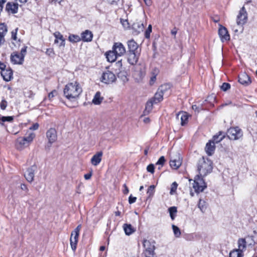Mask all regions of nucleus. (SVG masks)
<instances>
[{
	"label": "nucleus",
	"instance_id": "1",
	"mask_svg": "<svg viewBox=\"0 0 257 257\" xmlns=\"http://www.w3.org/2000/svg\"><path fill=\"white\" fill-rule=\"evenodd\" d=\"M212 169L213 163L210 159L202 157L198 160L197 170L199 174L195 178L193 184V188L196 193L201 192L207 187L206 184L203 177L210 173Z\"/></svg>",
	"mask_w": 257,
	"mask_h": 257
},
{
	"label": "nucleus",
	"instance_id": "2",
	"mask_svg": "<svg viewBox=\"0 0 257 257\" xmlns=\"http://www.w3.org/2000/svg\"><path fill=\"white\" fill-rule=\"evenodd\" d=\"M82 92V88L77 82L68 83L65 85L63 90L65 97L71 101L78 98Z\"/></svg>",
	"mask_w": 257,
	"mask_h": 257
},
{
	"label": "nucleus",
	"instance_id": "3",
	"mask_svg": "<svg viewBox=\"0 0 257 257\" xmlns=\"http://www.w3.org/2000/svg\"><path fill=\"white\" fill-rule=\"evenodd\" d=\"M35 137V134L34 133H31L27 137L18 138L15 144L17 149L22 151L28 147L33 142Z\"/></svg>",
	"mask_w": 257,
	"mask_h": 257
},
{
	"label": "nucleus",
	"instance_id": "4",
	"mask_svg": "<svg viewBox=\"0 0 257 257\" xmlns=\"http://www.w3.org/2000/svg\"><path fill=\"white\" fill-rule=\"evenodd\" d=\"M143 246L145 250L143 252L144 256H156L155 253V242H151L150 240L147 239H144L143 242Z\"/></svg>",
	"mask_w": 257,
	"mask_h": 257
},
{
	"label": "nucleus",
	"instance_id": "5",
	"mask_svg": "<svg viewBox=\"0 0 257 257\" xmlns=\"http://www.w3.org/2000/svg\"><path fill=\"white\" fill-rule=\"evenodd\" d=\"M227 135L230 140H237L242 137L243 132L238 126L231 127L228 129Z\"/></svg>",
	"mask_w": 257,
	"mask_h": 257
},
{
	"label": "nucleus",
	"instance_id": "6",
	"mask_svg": "<svg viewBox=\"0 0 257 257\" xmlns=\"http://www.w3.org/2000/svg\"><path fill=\"white\" fill-rule=\"evenodd\" d=\"M81 225H78L75 229L72 231L70 239L71 247L73 251H75L78 240Z\"/></svg>",
	"mask_w": 257,
	"mask_h": 257
},
{
	"label": "nucleus",
	"instance_id": "7",
	"mask_svg": "<svg viewBox=\"0 0 257 257\" xmlns=\"http://www.w3.org/2000/svg\"><path fill=\"white\" fill-rule=\"evenodd\" d=\"M100 80L102 82L109 84L115 82L116 77L113 72L107 70L103 72Z\"/></svg>",
	"mask_w": 257,
	"mask_h": 257
},
{
	"label": "nucleus",
	"instance_id": "8",
	"mask_svg": "<svg viewBox=\"0 0 257 257\" xmlns=\"http://www.w3.org/2000/svg\"><path fill=\"white\" fill-rule=\"evenodd\" d=\"M247 13L244 7H242L239 11V14L237 17L236 23L238 25H243L244 24L247 19Z\"/></svg>",
	"mask_w": 257,
	"mask_h": 257
},
{
	"label": "nucleus",
	"instance_id": "9",
	"mask_svg": "<svg viewBox=\"0 0 257 257\" xmlns=\"http://www.w3.org/2000/svg\"><path fill=\"white\" fill-rule=\"evenodd\" d=\"M145 27L144 23L141 21H136L134 22L132 26L133 34L134 35H139L144 31Z\"/></svg>",
	"mask_w": 257,
	"mask_h": 257
},
{
	"label": "nucleus",
	"instance_id": "10",
	"mask_svg": "<svg viewBox=\"0 0 257 257\" xmlns=\"http://www.w3.org/2000/svg\"><path fill=\"white\" fill-rule=\"evenodd\" d=\"M112 50L118 56H122L126 52L124 46L120 42L114 43L112 47Z\"/></svg>",
	"mask_w": 257,
	"mask_h": 257
},
{
	"label": "nucleus",
	"instance_id": "11",
	"mask_svg": "<svg viewBox=\"0 0 257 257\" xmlns=\"http://www.w3.org/2000/svg\"><path fill=\"white\" fill-rule=\"evenodd\" d=\"M218 35L222 42L228 41L230 40V35L227 29L222 26H220L219 28Z\"/></svg>",
	"mask_w": 257,
	"mask_h": 257
},
{
	"label": "nucleus",
	"instance_id": "12",
	"mask_svg": "<svg viewBox=\"0 0 257 257\" xmlns=\"http://www.w3.org/2000/svg\"><path fill=\"white\" fill-rule=\"evenodd\" d=\"M37 170V166L35 165L28 168L27 170L26 173L24 176L26 179L30 183H31L34 180L35 172Z\"/></svg>",
	"mask_w": 257,
	"mask_h": 257
},
{
	"label": "nucleus",
	"instance_id": "13",
	"mask_svg": "<svg viewBox=\"0 0 257 257\" xmlns=\"http://www.w3.org/2000/svg\"><path fill=\"white\" fill-rule=\"evenodd\" d=\"M11 61L14 64H22L24 58L23 56H21L18 52H14L11 54Z\"/></svg>",
	"mask_w": 257,
	"mask_h": 257
},
{
	"label": "nucleus",
	"instance_id": "14",
	"mask_svg": "<svg viewBox=\"0 0 257 257\" xmlns=\"http://www.w3.org/2000/svg\"><path fill=\"white\" fill-rule=\"evenodd\" d=\"M46 136L49 140L50 146L54 143L57 139L56 130L54 128H50L46 133Z\"/></svg>",
	"mask_w": 257,
	"mask_h": 257
},
{
	"label": "nucleus",
	"instance_id": "15",
	"mask_svg": "<svg viewBox=\"0 0 257 257\" xmlns=\"http://www.w3.org/2000/svg\"><path fill=\"white\" fill-rule=\"evenodd\" d=\"M238 82L244 86L249 85L251 82L250 77L245 72L241 73L238 75Z\"/></svg>",
	"mask_w": 257,
	"mask_h": 257
},
{
	"label": "nucleus",
	"instance_id": "16",
	"mask_svg": "<svg viewBox=\"0 0 257 257\" xmlns=\"http://www.w3.org/2000/svg\"><path fill=\"white\" fill-rule=\"evenodd\" d=\"M127 62L132 65H136L140 57V52H127Z\"/></svg>",
	"mask_w": 257,
	"mask_h": 257
},
{
	"label": "nucleus",
	"instance_id": "17",
	"mask_svg": "<svg viewBox=\"0 0 257 257\" xmlns=\"http://www.w3.org/2000/svg\"><path fill=\"white\" fill-rule=\"evenodd\" d=\"M1 76L7 82L10 81L13 78V72L10 67L6 68L1 71Z\"/></svg>",
	"mask_w": 257,
	"mask_h": 257
},
{
	"label": "nucleus",
	"instance_id": "18",
	"mask_svg": "<svg viewBox=\"0 0 257 257\" xmlns=\"http://www.w3.org/2000/svg\"><path fill=\"white\" fill-rule=\"evenodd\" d=\"M103 152L99 151L94 154L91 159L90 162L93 166H97L101 161Z\"/></svg>",
	"mask_w": 257,
	"mask_h": 257
},
{
	"label": "nucleus",
	"instance_id": "19",
	"mask_svg": "<svg viewBox=\"0 0 257 257\" xmlns=\"http://www.w3.org/2000/svg\"><path fill=\"white\" fill-rule=\"evenodd\" d=\"M128 51L127 52H139L138 51L139 45L134 40L131 39L127 42Z\"/></svg>",
	"mask_w": 257,
	"mask_h": 257
},
{
	"label": "nucleus",
	"instance_id": "20",
	"mask_svg": "<svg viewBox=\"0 0 257 257\" xmlns=\"http://www.w3.org/2000/svg\"><path fill=\"white\" fill-rule=\"evenodd\" d=\"M93 37L92 33L90 31L86 30L81 33V40L83 42H89L92 40Z\"/></svg>",
	"mask_w": 257,
	"mask_h": 257
},
{
	"label": "nucleus",
	"instance_id": "21",
	"mask_svg": "<svg viewBox=\"0 0 257 257\" xmlns=\"http://www.w3.org/2000/svg\"><path fill=\"white\" fill-rule=\"evenodd\" d=\"M6 10L9 13L16 14L18 11V4L17 3H8L6 5Z\"/></svg>",
	"mask_w": 257,
	"mask_h": 257
},
{
	"label": "nucleus",
	"instance_id": "22",
	"mask_svg": "<svg viewBox=\"0 0 257 257\" xmlns=\"http://www.w3.org/2000/svg\"><path fill=\"white\" fill-rule=\"evenodd\" d=\"M8 32L7 26L2 23L0 24V46L5 43V36Z\"/></svg>",
	"mask_w": 257,
	"mask_h": 257
},
{
	"label": "nucleus",
	"instance_id": "23",
	"mask_svg": "<svg viewBox=\"0 0 257 257\" xmlns=\"http://www.w3.org/2000/svg\"><path fill=\"white\" fill-rule=\"evenodd\" d=\"M215 150V144L210 140L206 145L205 151L206 154L208 156H211L214 153Z\"/></svg>",
	"mask_w": 257,
	"mask_h": 257
},
{
	"label": "nucleus",
	"instance_id": "24",
	"mask_svg": "<svg viewBox=\"0 0 257 257\" xmlns=\"http://www.w3.org/2000/svg\"><path fill=\"white\" fill-rule=\"evenodd\" d=\"M225 138V134L222 132H219L217 134L214 135L212 140H210L212 143H218L221 141Z\"/></svg>",
	"mask_w": 257,
	"mask_h": 257
},
{
	"label": "nucleus",
	"instance_id": "25",
	"mask_svg": "<svg viewBox=\"0 0 257 257\" xmlns=\"http://www.w3.org/2000/svg\"><path fill=\"white\" fill-rule=\"evenodd\" d=\"M55 40L54 41L55 43H58V40L61 41L60 46H64L65 45V39L63 38V35L59 32H56L54 34Z\"/></svg>",
	"mask_w": 257,
	"mask_h": 257
},
{
	"label": "nucleus",
	"instance_id": "26",
	"mask_svg": "<svg viewBox=\"0 0 257 257\" xmlns=\"http://www.w3.org/2000/svg\"><path fill=\"white\" fill-rule=\"evenodd\" d=\"M123 230L126 235H130L135 231V229L130 224L125 223L123 225Z\"/></svg>",
	"mask_w": 257,
	"mask_h": 257
},
{
	"label": "nucleus",
	"instance_id": "27",
	"mask_svg": "<svg viewBox=\"0 0 257 257\" xmlns=\"http://www.w3.org/2000/svg\"><path fill=\"white\" fill-rule=\"evenodd\" d=\"M117 56H118L115 54L113 50L112 51H109L106 53V57L108 61L110 62H114L116 60Z\"/></svg>",
	"mask_w": 257,
	"mask_h": 257
},
{
	"label": "nucleus",
	"instance_id": "28",
	"mask_svg": "<svg viewBox=\"0 0 257 257\" xmlns=\"http://www.w3.org/2000/svg\"><path fill=\"white\" fill-rule=\"evenodd\" d=\"M154 103V102L152 99L147 102L146 104L145 109L143 112L144 115H147L151 112L153 109Z\"/></svg>",
	"mask_w": 257,
	"mask_h": 257
},
{
	"label": "nucleus",
	"instance_id": "29",
	"mask_svg": "<svg viewBox=\"0 0 257 257\" xmlns=\"http://www.w3.org/2000/svg\"><path fill=\"white\" fill-rule=\"evenodd\" d=\"M163 95L164 94L162 93V92H161L158 89V91L155 93L154 97L152 98V99L153 100L154 103H158L163 100Z\"/></svg>",
	"mask_w": 257,
	"mask_h": 257
},
{
	"label": "nucleus",
	"instance_id": "30",
	"mask_svg": "<svg viewBox=\"0 0 257 257\" xmlns=\"http://www.w3.org/2000/svg\"><path fill=\"white\" fill-rule=\"evenodd\" d=\"M181 165L180 159H171L170 161V167L173 169H177Z\"/></svg>",
	"mask_w": 257,
	"mask_h": 257
},
{
	"label": "nucleus",
	"instance_id": "31",
	"mask_svg": "<svg viewBox=\"0 0 257 257\" xmlns=\"http://www.w3.org/2000/svg\"><path fill=\"white\" fill-rule=\"evenodd\" d=\"M102 99L103 98L101 97L100 92L98 91L93 97L92 103L95 105H99L101 103Z\"/></svg>",
	"mask_w": 257,
	"mask_h": 257
},
{
	"label": "nucleus",
	"instance_id": "32",
	"mask_svg": "<svg viewBox=\"0 0 257 257\" xmlns=\"http://www.w3.org/2000/svg\"><path fill=\"white\" fill-rule=\"evenodd\" d=\"M171 85L169 83H165L161 85L158 90L164 95L171 89Z\"/></svg>",
	"mask_w": 257,
	"mask_h": 257
},
{
	"label": "nucleus",
	"instance_id": "33",
	"mask_svg": "<svg viewBox=\"0 0 257 257\" xmlns=\"http://www.w3.org/2000/svg\"><path fill=\"white\" fill-rule=\"evenodd\" d=\"M238 250H240L242 252L243 250H244L246 248V241L244 238H240L238 240Z\"/></svg>",
	"mask_w": 257,
	"mask_h": 257
},
{
	"label": "nucleus",
	"instance_id": "34",
	"mask_svg": "<svg viewBox=\"0 0 257 257\" xmlns=\"http://www.w3.org/2000/svg\"><path fill=\"white\" fill-rule=\"evenodd\" d=\"M200 235L196 233H190L186 235L185 238L188 241H192L196 239H198Z\"/></svg>",
	"mask_w": 257,
	"mask_h": 257
},
{
	"label": "nucleus",
	"instance_id": "35",
	"mask_svg": "<svg viewBox=\"0 0 257 257\" xmlns=\"http://www.w3.org/2000/svg\"><path fill=\"white\" fill-rule=\"evenodd\" d=\"M206 202L205 201L200 199L198 203V207L200 209V211L204 213L206 209Z\"/></svg>",
	"mask_w": 257,
	"mask_h": 257
},
{
	"label": "nucleus",
	"instance_id": "36",
	"mask_svg": "<svg viewBox=\"0 0 257 257\" xmlns=\"http://www.w3.org/2000/svg\"><path fill=\"white\" fill-rule=\"evenodd\" d=\"M242 252L240 250L234 249L230 251L229 257H242Z\"/></svg>",
	"mask_w": 257,
	"mask_h": 257
},
{
	"label": "nucleus",
	"instance_id": "37",
	"mask_svg": "<svg viewBox=\"0 0 257 257\" xmlns=\"http://www.w3.org/2000/svg\"><path fill=\"white\" fill-rule=\"evenodd\" d=\"M69 41L73 43H76L81 41V37L78 35L70 34L68 37Z\"/></svg>",
	"mask_w": 257,
	"mask_h": 257
},
{
	"label": "nucleus",
	"instance_id": "38",
	"mask_svg": "<svg viewBox=\"0 0 257 257\" xmlns=\"http://www.w3.org/2000/svg\"><path fill=\"white\" fill-rule=\"evenodd\" d=\"M188 115L186 112L182 113L181 116V124L182 126L185 125L188 123Z\"/></svg>",
	"mask_w": 257,
	"mask_h": 257
},
{
	"label": "nucleus",
	"instance_id": "39",
	"mask_svg": "<svg viewBox=\"0 0 257 257\" xmlns=\"http://www.w3.org/2000/svg\"><path fill=\"white\" fill-rule=\"evenodd\" d=\"M169 213H170V217H171V218L172 219V220H174V218H175V217L176 216V214L177 212V208L175 206H172V207H170L169 209Z\"/></svg>",
	"mask_w": 257,
	"mask_h": 257
},
{
	"label": "nucleus",
	"instance_id": "40",
	"mask_svg": "<svg viewBox=\"0 0 257 257\" xmlns=\"http://www.w3.org/2000/svg\"><path fill=\"white\" fill-rule=\"evenodd\" d=\"M14 120V116H2L0 117V125H3L5 121L11 122Z\"/></svg>",
	"mask_w": 257,
	"mask_h": 257
},
{
	"label": "nucleus",
	"instance_id": "41",
	"mask_svg": "<svg viewBox=\"0 0 257 257\" xmlns=\"http://www.w3.org/2000/svg\"><path fill=\"white\" fill-rule=\"evenodd\" d=\"M117 77L123 82H126L128 81V79L126 77V72L125 71H120L117 73Z\"/></svg>",
	"mask_w": 257,
	"mask_h": 257
},
{
	"label": "nucleus",
	"instance_id": "42",
	"mask_svg": "<svg viewBox=\"0 0 257 257\" xmlns=\"http://www.w3.org/2000/svg\"><path fill=\"white\" fill-rule=\"evenodd\" d=\"M172 229L174 235L176 237H179L181 236V233L180 228L175 225H172Z\"/></svg>",
	"mask_w": 257,
	"mask_h": 257
},
{
	"label": "nucleus",
	"instance_id": "43",
	"mask_svg": "<svg viewBox=\"0 0 257 257\" xmlns=\"http://www.w3.org/2000/svg\"><path fill=\"white\" fill-rule=\"evenodd\" d=\"M152 27L151 25H149L148 28L145 32V37L147 39H149L150 37V34L152 32Z\"/></svg>",
	"mask_w": 257,
	"mask_h": 257
},
{
	"label": "nucleus",
	"instance_id": "44",
	"mask_svg": "<svg viewBox=\"0 0 257 257\" xmlns=\"http://www.w3.org/2000/svg\"><path fill=\"white\" fill-rule=\"evenodd\" d=\"M155 186L154 185H151L147 190V194H148L149 197H152L154 193H155Z\"/></svg>",
	"mask_w": 257,
	"mask_h": 257
},
{
	"label": "nucleus",
	"instance_id": "45",
	"mask_svg": "<svg viewBox=\"0 0 257 257\" xmlns=\"http://www.w3.org/2000/svg\"><path fill=\"white\" fill-rule=\"evenodd\" d=\"M58 93L56 90H53L48 94V98L49 100L51 101L52 98L57 96Z\"/></svg>",
	"mask_w": 257,
	"mask_h": 257
},
{
	"label": "nucleus",
	"instance_id": "46",
	"mask_svg": "<svg viewBox=\"0 0 257 257\" xmlns=\"http://www.w3.org/2000/svg\"><path fill=\"white\" fill-rule=\"evenodd\" d=\"M46 54L51 57H54L55 55L54 49L51 48L47 49Z\"/></svg>",
	"mask_w": 257,
	"mask_h": 257
},
{
	"label": "nucleus",
	"instance_id": "47",
	"mask_svg": "<svg viewBox=\"0 0 257 257\" xmlns=\"http://www.w3.org/2000/svg\"><path fill=\"white\" fill-rule=\"evenodd\" d=\"M165 161H166V160L165 159L164 156H161L159 159V160H158L157 163H156V165L161 166V167H162L163 166Z\"/></svg>",
	"mask_w": 257,
	"mask_h": 257
},
{
	"label": "nucleus",
	"instance_id": "48",
	"mask_svg": "<svg viewBox=\"0 0 257 257\" xmlns=\"http://www.w3.org/2000/svg\"><path fill=\"white\" fill-rule=\"evenodd\" d=\"M230 88V85L228 83L224 82L221 86V89L223 91H226Z\"/></svg>",
	"mask_w": 257,
	"mask_h": 257
},
{
	"label": "nucleus",
	"instance_id": "49",
	"mask_svg": "<svg viewBox=\"0 0 257 257\" xmlns=\"http://www.w3.org/2000/svg\"><path fill=\"white\" fill-rule=\"evenodd\" d=\"M178 184L176 182H173L171 185L170 194H172L173 192H176Z\"/></svg>",
	"mask_w": 257,
	"mask_h": 257
},
{
	"label": "nucleus",
	"instance_id": "50",
	"mask_svg": "<svg viewBox=\"0 0 257 257\" xmlns=\"http://www.w3.org/2000/svg\"><path fill=\"white\" fill-rule=\"evenodd\" d=\"M8 105V102L5 99H3L0 103V107L2 110H5Z\"/></svg>",
	"mask_w": 257,
	"mask_h": 257
},
{
	"label": "nucleus",
	"instance_id": "51",
	"mask_svg": "<svg viewBox=\"0 0 257 257\" xmlns=\"http://www.w3.org/2000/svg\"><path fill=\"white\" fill-rule=\"evenodd\" d=\"M155 167L153 164H149L147 167V170L148 172L153 174L154 173Z\"/></svg>",
	"mask_w": 257,
	"mask_h": 257
},
{
	"label": "nucleus",
	"instance_id": "52",
	"mask_svg": "<svg viewBox=\"0 0 257 257\" xmlns=\"http://www.w3.org/2000/svg\"><path fill=\"white\" fill-rule=\"evenodd\" d=\"M18 30V28L15 29L12 32V39L16 40H17V34Z\"/></svg>",
	"mask_w": 257,
	"mask_h": 257
},
{
	"label": "nucleus",
	"instance_id": "53",
	"mask_svg": "<svg viewBox=\"0 0 257 257\" xmlns=\"http://www.w3.org/2000/svg\"><path fill=\"white\" fill-rule=\"evenodd\" d=\"M27 49V47L24 46L23 48H22V49L21 50V52H20V53H19L21 56H23V58L25 57V56L26 54Z\"/></svg>",
	"mask_w": 257,
	"mask_h": 257
},
{
	"label": "nucleus",
	"instance_id": "54",
	"mask_svg": "<svg viewBox=\"0 0 257 257\" xmlns=\"http://www.w3.org/2000/svg\"><path fill=\"white\" fill-rule=\"evenodd\" d=\"M137 197L132 196V195H131L128 198V202L130 204H133L135 203L136 201Z\"/></svg>",
	"mask_w": 257,
	"mask_h": 257
},
{
	"label": "nucleus",
	"instance_id": "55",
	"mask_svg": "<svg viewBox=\"0 0 257 257\" xmlns=\"http://www.w3.org/2000/svg\"><path fill=\"white\" fill-rule=\"evenodd\" d=\"M20 188L22 190L25 191L26 193H28L29 192V189L28 188L27 185L25 184H21Z\"/></svg>",
	"mask_w": 257,
	"mask_h": 257
},
{
	"label": "nucleus",
	"instance_id": "56",
	"mask_svg": "<svg viewBox=\"0 0 257 257\" xmlns=\"http://www.w3.org/2000/svg\"><path fill=\"white\" fill-rule=\"evenodd\" d=\"M39 124L38 123H34L30 127L31 130H37L38 129Z\"/></svg>",
	"mask_w": 257,
	"mask_h": 257
},
{
	"label": "nucleus",
	"instance_id": "57",
	"mask_svg": "<svg viewBox=\"0 0 257 257\" xmlns=\"http://www.w3.org/2000/svg\"><path fill=\"white\" fill-rule=\"evenodd\" d=\"M156 80V75L153 74L152 76L151 77L150 83L151 85H153Z\"/></svg>",
	"mask_w": 257,
	"mask_h": 257
},
{
	"label": "nucleus",
	"instance_id": "58",
	"mask_svg": "<svg viewBox=\"0 0 257 257\" xmlns=\"http://www.w3.org/2000/svg\"><path fill=\"white\" fill-rule=\"evenodd\" d=\"M92 175V171L91 170L89 173L84 175V177L86 180H89L91 178Z\"/></svg>",
	"mask_w": 257,
	"mask_h": 257
},
{
	"label": "nucleus",
	"instance_id": "59",
	"mask_svg": "<svg viewBox=\"0 0 257 257\" xmlns=\"http://www.w3.org/2000/svg\"><path fill=\"white\" fill-rule=\"evenodd\" d=\"M123 188H124V190H123V193L124 194H127L129 192V190H128V187H127V186L125 184H124L123 186Z\"/></svg>",
	"mask_w": 257,
	"mask_h": 257
},
{
	"label": "nucleus",
	"instance_id": "60",
	"mask_svg": "<svg viewBox=\"0 0 257 257\" xmlns=\"http://www.w3.org/2000/svg\"><path fill=\"white\" fill-rule=\"evenodd\" d=\"M109 3L111 5H117L119 0H108Z\"/></svg>",
	"mask_w": 257,
	"mask_h": 257
},
{
	"label": "nucleus",
	"instance_id": "61",
	"mask_svg": "<svg viewBox=\"0 0 257 257\" xmlns=\"http://www.w3.org/2000/svg\"><path fill=\"white\" fill-rule=\"evenodd\" d=\"M115 65H116V67L119 69H120V68H121L122 67V63H121V61H117Z\"/></svg>",
	"mask_w": 257,
	"mask_h": 257
},
{
	"label": "nucleus",
	"instance_id": "62",
	"mask_svg": "<svg viewBox=\"0 0 257 257\" xmlns=\"http://www.w3.org/2000/svg\"><path fill=\"white\" fill-rule=\"evenodd\" d=\"M6 68V65L3 62L0 61V69L2 71Z\"/></svg>",
	"mask_w": 257,
	"mask_h": 257
},
{
	"label": "nucleus",
	"instance_id": "63",
	"mask_svg": "<svg viewBox=\"0 0 257 257\" xmlns=\"http://www.w3.org/2000/svg\"><path fill=\"white\" fill-rule=\"evenodd\" d=\"M177 33V30L176 28H174L171 31V34L173 35H176Z\"/></svg>",
	"mask_w": 257,
	"mask_h": 257
},
{
	"label": "nucleus",
	"instance_id": "64",
	"mask_svg": "<svg viewBox=\"0 0 257 257\" xmlns=\"http://www.w3.org/2000/svg\"><path fill=\"white\" fill-rule=\"evenodd\" d=\"M145 4L148 6H150L151 5L152 2L151 0H144Z\"/></svg>",
	"mask_w": 257,
	"mask_h": 257
}]
</instances>
